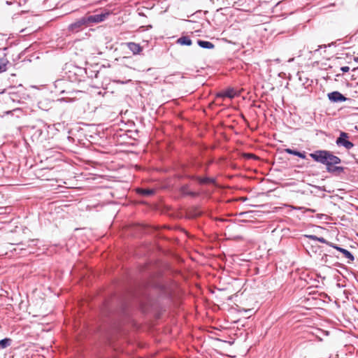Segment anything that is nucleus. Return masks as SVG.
Instances as JSON below:
<instances>
[{
	"instance_id": "29",
	"label": "nucleus",
	"mask_w": 358,
	"mask_h": 358,
	"mask_svg": "<svg viewBox=\"0 0 358 358\" xmlns=\"http://www.w3.org/2000/svg\"><path fill=\"white\" fill-rule=\"evenodd\" d=\"M319 188H320V189L324 190V188H322V187H320Z\"/></svg>"
},
{
	"instance_id": "26",
	"label": "nucleus",
	"mask_w": 358,
	"mask_h": 358,
	"mask_svg": "<svg viewBox=\"0 0 358 358\" xmlns=\"http://www.w3.org/2000/svg\"><path fill=\"white\" fill-rule=\"evenodd\" d=\"M327 257L328 256L327 255H324L323 257H322V260L324 261L325 263L327 262Z\"/></svg>"
},
{
	"instance_id": "10",
	"label": "nucleus",
	"mask_w": 358,
	"mask_h": 358,
	"mask_svg": "<svg viewBox=\"0 0 358 358\" xmlns=\"http://www.w3.org/2000/svg\"><path fill=\"white\" fill-rule=\"evenodd\" d=\"M196 180L201 185L204 184H214L215 179L210 177H196Z\"/></svg>"
},
{
	"instance_id": "21",
	"label": "nucleus",
	"mask_w": 358,
	"mask_h": 358,
	"mask_svg": "<svg viewBox=\"0 0 358 358\" xmlns=\"http://www.w3.org/2000/svg\"><path fill=\"white\" fill-rule=\"evenodd\" d=\"M317 241L320 242V243H324V244H327V245L329 246V244L331 243V242H329L328 241H327L323 237H318L317 236Z\"/></svg>"
},
{
	"instance_id": "9",
	"label": "nucleus",
	"mask_w": 358,
	"mask_h": 358,
	"mask_svg": "<svg viewBox=\"0 0 358 358\" xmlns=\"http://www.w3.org/2000/svg\"><path fill=\"white\" fill-rule=\"evenodd\" d=\"M176 43L181 45L189 46L192 44L191 38L187 36H182L178 38Z\"/></svg>"
},
{
	"instance_id": "13",
	"label": "nucleus",
	"mask_w": 358,
	"mask_h": 358,
	"mask_svg": "<svg viewBox=\"0 0 358 358\" xmlns=\"http://www.w3.org/2000/svg\"><path fill=\"white\" fill-rule=\"evenodd\" d=\"M197 44L199 47L204 49H213L215 47L213 43L207 41L198 40Z\"/></svg>"
},
{
	"instance_id": "30",
	"label": "nucleus",
	"mask_w": 358,
	"mask_h": 358,
	"mask_svg": "<svg viewBox=\"0 0 358 358\" xmlns=\"http://www.w3.org/2000/svg\"><path fill=\"white\" fill-rule=\"evenodd\" d=\"M140 15H144L142 13H139Z\"/></svg>"
},
{
	"instance_id": "3",
	"label": "nucleus",
	"mask_w": 358,
	"mask_h": 358,
	"mask_svg": "<svg viewBox=\"0 0 358 358\" xmlns=\"http://www.w3.org/2000/svg\"><path fill=\"white\" fill-rule=\"evenodd\" d=\"M349 134L344 131H341L339 136L336 141V143L338 147H344L347 150H350L354 147L352 142L348 141Z\"/></svg>"
},
{
	"instance_id": "7",
	"label": "nucleus",
	"mask_w": 358,
	"mask_h": 358,
	"mask_svg": "<svg viewBox=\"0 0 358 358\" xmlns=\"http://www.w3.org/2000/svg\"><path fill=\"white\" fill-rule=\"evenodd\" d=\"M127 48L134 55L139 54L142 51V47L134 42H129L127 43Z\"/></svg>"
},
{
	"instance_id": "20",
	"label": "nucleus",
	"mask_w": 358,
	"mask_h": 358,
	"mask_svg": "<svg viewBox=\"0 0 358 358\" xmlns=\"http://www.w3.org/2000/svg\"><path fill=\"white\" fill-rule=\"evenodd\" d=\"M329 246L336 249V250L339 251L340 252L343 253V252L345 250V248H343L340 246H338V245L336 244H334L333 243H330L329 244Z\"/></svg>"
},
{
	"instance_id": "5",
	"label": "nucleus",
	"mask_w": 358,
	"mask_h": 358,
	"mask_svg": "<svg viewBox=\"0 0 358 358\" xmlns=\"http://www.w3.org/2000/svg\"><path fill=\"white\" fill-rule=\"evenodd\" d=\"M329 100L332 103H341L345 101L348 99L338 91H334L327 94Z\"/></svg>"
},
{
	"instance_id": "19",
	"label": "nucleus",
	"mask_w": 358,
	"mask_h": 358,
	"mask_svg": "<svg viewBox=\"0 0 358 358\" xmlns=\"http://www.w3.org/2000/svg\"><path fill=\"white\" fill-rule=\"evenodd\" d=\"M329 246L336 249V250L339 251L340 252L343 253V252L345 250V248H343L340 246H338V245L336 244H334L333 243H330L329 244Z\"/></svg>"
},
{
	"instance_id": "2",
	"label": "nucleus",
	"mask_w": 358,
	"mask_h": 358,
	"mask_svg": "<svg viewBox=\"0 0 358 358\" xmlns=\"http://www.w3.org/2000/svg\"><path fill=\"white\" fill-rule=\"evenodd\" d=\"M88 24L85 16L78 19L76 22L68 26V30L72 33H77L82 30L84 27H87Z\"/></svg>"
},
{
	"instance_id": "11",
	"label": "nucleus",
	"mask_w": 358,
	"mask_h": 358,
	"mask_svg": "<svg viewBox=\"0 0 358 358\" xmlns=\"http://www.w3.org/2000/svg\"><path fill=\"white\" fill-rule=\"evenodd\" d=\"M73 73L75 76H80V78H76L75 81H81L82 77H83V75L86 73V71L85 69L83 68H78V67H74L73 68Z\"/></svg>"
},
{
	"instance_id": "28",
	"label": "nucleus",
	"mask_w": 358,
	"mask_h": 358,
	"mask_svg": "<svg viewBox=\"0 0 358 358\" xmlns=\"http://www.w3.org/2000/svg\"><path fill=\"white\" fill-rule=\"evenodd\" d=\"M10 3H10V2H9V1H6V4L10 5Z\"/></svg>"
},
{
	"instance_id": "14",
	"label": "nucleus",
	"mask_w": 358,
	"mask_h": 358,
	"mask_svg": "<svg viewBox=\"0 0 358 358\" xmlns=\"http://www.w3.org/2000/svg\"><path fill=\"white\" fill-rule=\"evenodd\" d=\"M9 62L6 57L0 58V73L5 72L7 70V65Z\"/></svg>"
},
{
	"instance_id": "22",
	"label": "nucleus",
	"mask_w": 358,
	"mask_h": 358,
	"mask_svg": "<svg viewBox=\"0 0 358 358\" xmlns=\"http://www.w3.org/2000/svg\"><path fill=\"white\" fill-rule=\"evenodd\" d=\"M142 193H143V194H144V195L149 196V195H152V194H153V193H154V190H152V189H143V190L142 191Z\"/></svg>"
},
{
	"instance_id": "4",
	"label": "nucleus",
	"mask_w": 358,
	"mask_h": 358,
	"mask_svg": "<svg viewBox=\"0 0 358 358\" xmlns=\"http://www.w3.org/2000/svg\"><path fill=\"white\" fill-rule=\"evenodd\" d=\"M109 15V13H102L96 15H86L85 17L88 24L90 26L93 24L99 23L104 21Z\"/></svg>"
},
{
	"instance_id": "25",
	"label": "nucleus",
	"mask_w": 358,
	"mask_h": 358,
	"mask_svg": "<svg viewBox=\"0 0 358 358\" xmlns=\"http://www.w3.org/2000/svg\"><path fill=\"white\" fill-rule=\"evenodd\" d=\"M350 70V68L349 66H342L341 68V71L343 72V73H346V72H348Z\"/></svg>"
},
{
	"instance_id": "16",
	"label": "nucleus",
	"mask_w": 358,
	"mask_h": 358,
	"mask_svg": "<svg viewBox=\"0 0 358 358\" xmlns=\"http://www.w3.org/2000/svg\"><path fill=\"white\" fill-rule=\"evenodd\" d=\"M37 242H38L37 240H34V239L29 240L27 241V248H22L21 250H28L29 253H32V252H34V251H32L31 250H29V248H31L33 245H36Z\"/></svg>"
},
{
	"instance_id": "27",
	"label": "nucleus",
	"mask_w": 358,
	"mask_h": 358,
	"mask_svg": "<svg viewBox=\"0 0 358 358\" xmlns=\"http://www.w3.org/2000/svg\"><path fill=\"white\" fill-rule=\"evenodd\" d=\"M307 211H314V210H312V209L308 208V209H307Z\"/></svg>"
},
{
	"instance_id": "8",
	"label": "nucleus",
	"mask_w": 358,
	"mask_h": 358,
	"mask_svg": "<svg viewBox=\"0 0 358 358\" xmlns=\"http://www.w3.org/2000/svg\"><path fill=\"white\" fill-rule=\"evenodd\" d=\"M326 170L329 173L339 175L344 172L345 168L343 166L332 165L331 166L326 167Z\"/></svg>"
},
{
	"instance_id": "23",
	"label": "nucleus",
	"mask_w": 358,
	"mask_h": 358,
	"mask_svg": "<svg viewBox=\"0 0 358 358\" xmlns=\"http://www.w3.org/2000/svg\"><path fill=\"white\" fill-rule=\"evenodd\" d=\"M114 83H119V84H127L130 82H131V80L129 79V80H113Z\"/></svg>"
},
{
	"instance_id": "24",
	"label": "nucleus",
	"mask_w": 358,
	"mask_h": 358,
	"mask_svg": "<svg viewBox=\"0 0 358 358\" xmlns=\"http://www.w3.org/2000/svg\"><path fill=\"white\" fill-rule=\"evenodd\" d=\"M304 237L313 241H317V236L315 235H304Z\"/></svg>"
},
{
	"instance_id": "1",
	"label": "nucleus",
	"mask_w": 358,
	"mask_h": 358,
	"mask_svg": "<svg viewBox=\"0 0 358 358\" xmlns=\"http://www.w3.org/2000/svg\"><path fill=\"white\" fill-rule=\"evenodd\" d=\"M310 157L314 161L325 165L326 167L337 165L341 162V159L338 157L325 150H318L310 153Z\"/></svg>"
},
{
	"instance_id": "6",
	"label": "nucleus",
	"mask_w": 358,
	"mask_h": 358,
	"mask_svg": "<svg viewBox=\"0 0 358 358\" xmlns=\"http://www.w3.org/2000/svg\"><path fill=\"white\" fill-rule=\"evenodd\" d=\"M236 95V93L232 88H229L225 91L220 92L217 94V98H229L233 99Z\"/></svg>"
},
{
	"instance_id": "15",
	"label": "nucleus",
	"mask_w": 358,
	"mask_h": 358,
	"mask_svg": "<svg viewBox=\"0 0 358 358\" xmlns=\"http://www.w3.org/2000/svg\"><path fill=\"white\" fill-rule=\"evenodd\" d=\"M12 340L9 338H5L0 340V349H4L10 345Z\"/></svg>"
},
{
	"instance_id": "12",
	"label": "nucleus",
	"mask_w": 358,
	"mask_h": 358,
	"mask_svg": "<svg viewBox=\"0 0 358 358\" xmlns=\"http://www.w3.org/2000/svg\"><path fill=\"white\" fill-rule=\"evenodd\" d=\"M285 152L289 155L297 156L301 159H306V157L305 152H299L296 150H292L290 148L285 149Z\"/></svg>"
},
{
	"instance_id": "18",
	"label": "nucleus",
	"mask_w": 358,
	"mask_h": 358,
	"mask_svg": "<svg viewBox=\"0 0 358 358\" xmlns=\"http://www.w3.org/2000/svg\"><path fill=\"white\" fill-rule=\"evenodd\" d=\"M345 258L348 259V263L352 262L355 260L354 255L348 250L345 249V250L342 253Z\"/></svg>"
},
{
	"instance_id": "17",
	"label": "nucleus",
	"mask_w": 358,
	"mask_h": 358,
	"mask_svg": "<svg viewBox=\"0 0 358 358\" xmlns=\"http://www.w3.org/2000/svg\"><path fill=\"white\" fill-rule=\"evenodd\" d=\"M181 192L185 195H189L192 196H195L196 195V192L188 190L187 185H183L181 187Z\"/></svg>"
}]
</instances>
